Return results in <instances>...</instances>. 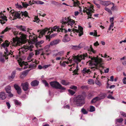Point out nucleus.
<instances>
[{"instance_id": "c9c22d12", "label": "nucleus", "mask_w": 126, "mask_h": 126, "mask_svg": "<svg viewBox=\"0 0 126 126\" xmlns=\"http://www.w3.org/2000/svg\"><path fill=\"white\" fill-rule=\"evenodd\" d=\"M15 103V105H18L20 106V105L21 104V103L19 102L16 99H15L14 100Z\"/></svg>"}, {"instance_id": "09e8293b", "label": "nucleus", "mask_w": 126, "mask_h": 126, "mask_svg": "<svg viewBox=\"0 0 126 126\" xmlns=\"http://www.w3.org/2000/svg\"><path fill=\"white\" fill-rule=\"evenodd\" d=\"M36 4L42 5L44 3V2L40 0H37L36 2Z\"/></svg>"}, {"instance_id": "e2e57ef3", "label": "nucleus", "mask_w": 126, "mask_h": 126, "mask_svg": "<svg viewBox=\"0 0 126 126\" xmlns=\"http://www.w3.org/2000/svg\"><path fill=\"white\" fill-rule=\"evenodd\" d=\"M93 3L95 4V5H96L97 7L99 8L100 7V5L98 4H97L96 3L95 1H93Z\"/></svg>"}, {"instance_id": "0eeeda50", "label": "nucleus", "mask_w": 126, "mask_h": 126, "mask_svg": "<svg viewBox=\"0 0 126 126\" xmlns=\"http://www.w3.org/2000/svg\"><path fill=\"white\" fill-rule=\"evenodd\" d=\"M88 57V55L87 54H83L82 55H80L79 56V58H78L75 61L76 63L77 64V65L76 67L77 69H79V67L78 65V62H80L81 60L82 59L84 60L85 59V58Z\"/></svg>"}, {"instance_id": "20e7f679", "label": "nucleus", "mask_w": 126, "mask_h": 126, "mask_svg": "<svg viewBox=\"0 0 126 126\" xmlns=\"http://www.w3.org/2000/svg\"><path fill=\"white\" fill-rule=\"evenodd\" d=\"M91 61L89 64L91 66L94 65L95 66L92 67L91 69L95 71L96 70L98 69L99 67H98V65L100 63V62L98 58L96 57L91 58Z\"/></svg>"}, {"instance_id": "a19ab883", "label": "nucleus", "mask_w": 126, "mask_h": 126, "mask_svg": "<svg viewBox=\"0 0 126 126\" xmlns=\"http://www.w3.org/2000/svg\"><path fill=\"white\" fill-rule=\"evenodd\" d=\"M88 84H93L94 83V80L92 79H89L88 81Z\"/></svg>"}, {"instance_id": "680f3d73", "label": "nucleus", "mask_w": 126, "mask_h": 126, "mask_svg": "<svg viewBox=\"0 0 126 126\" xmlns=\"http://www.w3.org/2000/svg\"><path fill=\"white\" fill-rule=\"evenodd\" d=\"M34 44L36 46V47H37L38 46L40 45L39 42H37V41L36 42H35V43L34 44Z\"/></svg>"}, {"instance_id": "49530a36", "label": "nucleus", "mask_w": 126, "mask_h": 126, "mask_svg": "<svg viewBox=\"0 0 126 126\" xmlns=\"http://www.w3.org/2000/svg\"><path fill=\"white\" fill-rule=\"evenodd\" d=\"M42 50H43V49L41 48L40 49H39L38 50H35V55H37L38 54H39L40 53V51H42Z\"/></svg>"}, {"instance_id": "a211bd4d", "label": "nucleus", "mask_w": 126, "mask_h": 126, "mask_svg": "<svg viewBox=\"0 0 126 126\" xmlns=\"http://www.w3.org/2000/svg\"><path fill=\"white\" fill-rule=\"evenodd\" d=\"M68 35L67 34H66L64 37L63 38L62 41L63 42H68L70 40V38L68 36Z\"/></svg>"}, {"instance_id": "4c0bfd02", "label": "nucleus", "mask_w": 126, "mask_h": 126, "mask_svg": "<svg viewBox=\"0 0 126 126\" xmlns=\"http://www.w3.org/2000/svg\"><path fill=\"white\" fill-rule=\"evenodd\" d=\"M20 34L21 35L20 37L21 38L23 39H25L26 38V35L22 33H20Z\"/></svg>"}, {"instance_id": "bb28decb", "label": "nucleus", "mask_w": 126, "mask_h": 126, "mask_svg": "<svg viewBox=\"0 0 126 126\" xmlns=\"http://www.w3.org/2000/svg\"><path fill=\"white\" fill-rule=\"evenodd\" d=\"M11 29V28H8V27H7L1 33V34H4L5 32H6L7 31L8 32Z\"/></svg>"}, {"instance_id": "7c9ffc66", "label": "nucleus", "mask_w": 126, "mask_h": 126, "mask_svg": "<svg viewBox=\"0 0 126 126\" xmlns=\"http://www.w3.org/2000/svg\"><path fill=\"white\" fill-rule=\"evenodd\" d=\"M81 111L84 114H87L88 113V111L84 108L81 109Z\"/></svg>"}, {"instance_id": "7ed1b4c3", "label": "nucleus", "mask_w": 126, "mask_h": 126, "mask_svg": "<svg viewBox=\"0 0 126 126\" xmlns=\"http://www.w3.org/2000/svg\"><path fill=\"white\" fill-rule=\"evenodd\" d=\"M37 41V38L35 36L33 37L32 39V41L29 43V46H23L21 48L22 51L26 52L29 50L30 51H32V48L33 47V44Z\"/></svg>"}, {"instance_id": "0e129e2a", "label": "nucleus", "mask_w": 126, "mask_h": 126, "mask_svg": "<svg viewBox=\"0 0 126 126\" xmlns=\"http://www.w3.org/2000/svg\"><path fill=\"white\" fill-rule=\"evenodd\" d=\"M34 55V54L33 52H31L29 54V57H30V58H31Z\"/></svg>"}, {"instance_id": "864d4df0", "label": "nucleus", "mask_w": 126, "mask_h": 126, "mask_svg": "<svg viewBox=\"0 0 126 126\" xmlns=\"http://www.w3.org/2000/svg\"><path fill=\"white\" fill-rule=\"evenodd\" d=\"M107 98L109 99H115L114 97L112 96L111 95L109 94L107 96Z\"/></svg>"}, {"instance_id": "bf43d9fd", "label": "nucleus", "mask_w": 126, "mask_h": 126, "mask_svg": "<svg viewBox=\"0 0 126 126\" xmlns=\"http://www.w3.org/2000/svg\"><path fill=\"white\" fill-rule=\"evenodd\" d=\"M35 20L34 21L35 22H36V23H38L40 21L39 19L37 17H35Z\"/></svg>"}, {"instance_id": "f257e3e1", "label": "nucleus", "mask_w": 126, "mask_h": 126, "mask_svg": "<svg viewBox=\"0 0 126 126\" xmlns=\"http://www.w3.org/2000/svg\"><path fill=\"white\" fill-rule=\"evenodd\" d=\"M63 26H62L61 27H57L56 26H55L52 28H50L49 29L48 28H46L45 29H43L40 32V33L42 35H45V34L48 31V32L47 34H48V33H50L51 32L50 31L51 30V32H53V31H57L58 32H60V31L62 32H64L65 33H66L67 32V31L65 30V29L63 28Z\"/></svg>"}, {"instance_id": "dca6fc26", "label": "nucleus", "mask_w": 126, "mask_h": 126, "mask_svg": "<svg viewBox=\"0 0 126 126\" xmlns=\"http://www.w3.org/2000/svg\"><path fill=\"white\" fill-rule=\"evenodd\" d=\"M50 35V34H49V35H46L45 36L46 39L47 40H48V41H50L51 38L56 36L57 35V34L54 33Z\"/></svg>"}, {"instance_id": "f8f14e48", "label": "nucleus", "mask_w": 126, "mask_h": 126, "mask_svg": "<svg viewBox=\"0 0 126 126\" xmlns=\"http://www.w3.org/2000/svg\"><path fill=\"white\" fill-rule=\"evenodd\" d=\"M14 87L16 90H17V93L18 94H20L21 92V88L18 85L15 84L14 85Z\"/></svg>"}, {"instance_id": "ea45409f", "label": "nucleus", "mask_w": 126, "mask_h": 126, "mask_svg": "<svg viewBox=\"0 0 126 126\" xmlns=\"http://www.w3.org/2000/svg\"><path fill=\"white\" fill-rule=\"evenodd\" d=\"M68 91L70 94L72 95H73L75 93V92L71 89L68 90Z\"/></svg>"}, {"instance_id": "3c124183", "label": "nucleus", "mask_w": 126, "mask_h": 126, "mask_svg": "<svg viewBox=\"0 0 126 126\" xmlns=\"http://www.w3.org/2000/svg\"><path fill=\"white\" fill-rule=\"evenodd\" d=\"M70 88L71 89H74L75 90H76L77 89V88L76 86L72 85L70 87Z\"/></svg>"}, {"instance_id": "5fc2aeb1", "label": "nucleus", "mask_w": 126, "mask_h": 126, "mask_svg": "<svg viewBox=\"0 0 126 126\" xmlns=\"http://www.w3.org/2000/svg\"><path fill=\"white\" fill-rule=\"evenodd\" d=\"M114 23H112L110 26V27L108 29V30L110 31L111 30V29L113 27Z\"/></svg>"}, {"instance_id": "f3484780", "label": "nucleus", "mask_w": 126, "mask_h": 126, "mask_svg": "<svg viewBox=\"0 0 126 126\" xmlns=\"http://www.w3.org/2000/svg\"><path fill=\"white\" fill-rule=\"evenodd\" d=\"M16 27L19 29L20 31L25 32L26 31V28L25 26H16Z\"/></svg>"}, {"instance_id": "a18cd8bd", "label": "nucleus", "mask_w": 126, "mask_h": 126, "mask_svg": "<svg viewBox=\"0 0 126 126\" xmlns=\"http://www.w3.org/2000/svg\"><path fill=\"white\" fill-rule=\"evenodd\" d=\"M104 9L106 11H107L109 13L111 14H112V13L111 10L109 8H107V7H105Z\"/></svg>"}, {"instance_id": "13d9d810", "label": "nucleus", "mask_w": 126, "mask_h": 126, "mask_svg": "<svg viewBox=\"0 0 126 126\" xmlns=\"http://www.w3.org/2000/svg\"><path fill=\"white\" fill-rule=\"evenodd\" d=\"M64 52V51H60L58 52V54H59V55H60V56H62Z\"/></svg>"}, {"instance_id": "37998d69", "label": "nucleus", "mask_w": 126, "mask_h": 126, "mask_svg": "<svg viewBox=\"0 0 126 126\" xmlns=\"http://www.w3.org/2000/svg\"><path fill=\"white\" fill-rule=\"evenodd\" d=\"M116 121L117 122L119 123H121L123 120V119L122 118H121L120 119H116Z\"/></svg>"}, {"instance_id": "603ef678", "label": "nucleus", "mask_w": 126, "mask_h": 126, "mask_svg": "<svg viewBox=\"0 0 126 126\" xmlns=\"http://www.w3.org/2000/svg\"><path fill=\"white\" fill-rule=\"evenodd\" d=\"M121 115H122L123 117H126V113L125 112L121 111L120 112Z\"/></svg>"}, {"instance_id": "393cba45", "label": "nucleus", "mask_w": 126, "mask_h": 126, "mask_svg": "<svg viewBox=\"0 0 126 126\" xmlns=\"http://www.w3.org/2000/svg\"><path fill=\"white\" fill-rule=\"evenodd\" d=\"M100 100L99 97L96 96L91 101V103H95L97 101Z\"/></svg>"}, {"instance_id": "69168bd1", "label": "nucleus", "mask_w": 126, "mask_h": 126, "mask_svg": "<svg viewBox=\"0 0 126 126\" xmlns=\"http://www.w3.org/2000/svg\"><path fill=\"white\" fill-rule=\"evenodd\" d=\"M13 42L16 43V45L18 43L17 40L16 39L14 38H13Z\"/></svg>"}, {"instance_id": "1a4fd4ad", "label": "nucleus", "mask_w": 126, "mask_h": 126, "mask_svg": "<svg viewBox=\"0 0 126 126\" xmlns=\"http://www.w3.org/2000/svg\"><path fill=\"white\" fill-rule=\"evenodd\" d=\"M19 13L15 11L14 10H11L10 11V12L13 14V15H14V17H15L14 18V20L16 19V17L17 18H21L20 17V16L21 15V12L19 11Z\"/></svg>"}, {"instance_id": "39448f33", "label": "nucleus", "mask_w": 126, "mask_h": 126, "mask_svg": "<svg viewBox=\"0 0 126 126\" xmlns=\"http://www.w3.org/2000/svg\"><path fill=\"white\" fill-rule=\"evenodd\" d=\"M51 87L53 88L61 90H65V88L63 87L60 83L57 81H53L49 83Z\"/></svg>"}, {"instance_id": "338daca9", "label": "nucleus", "mask_w": 126, "mask_h": 126, "mask_svg": "<svg viewBox=\"0 0 126 126\" xmlns=\"http://www.w3.org/2000/svg\"><path fill=\"white\" fill-rule=\"evenodd\" d=\"M50 66V64H48V65H44L43 66V68L44 69H45V68H47L49 67V66Z\"/></svg>"}, {"instance_id": "ddd939ff", "label": "nucleus", "mask_w": 126, "mask_h": 126, "mask_svg": "<svg viewBox=\"0 0 126 126\" xmlns=\"http://www.w3.org/2000/svg\"><path fill=\"white\" fill-rule=\"evenodd\" d=\"M6 55V54L5 53V54L3 55L2 53H0V61L3 63H4L5 61V57Z\"/></svg>"}, {"instance_id": "de8ad7c7", "label": "nucleus", "mask_w": 126, "mask_h": 126, "mask_svg": "<svg viewBox=\"0 0 126 126\" xmlns=\"http://www.w3.org/2000/svg\"><path fill=\"white\" fill-rule=\"evenodd\" d=\"M87 69L86 68H84L83 69V70L82 71V72L84 74H85L87 73Z\"/></svg>"}, {"instance_id": "9d476101", "label": "nucleus", "mask_w": 126, "mask_h": 126, "mask_svg": "<svg viewBox=\"0 0 126 126\" xmlns=\"http://www.w3.org/2000/svg\"><path fill=\"white\" fill-rule=\"evenodd\" d=\"M83 47L82 44L81 43L78 46L71 45L69 47L71 49L76 50H79Z\"/></svg>"}, {"instance_id": "4be33fe9", "label": "nucleus", "mask_w": 126, "mask_h": 126, "mask_svg": "<svg viewBox=\"0 0 126 126\" xmlns=\"http://www.w3.org/2000/svg\"><path fill=\"white\" fill-rule=\"evenodd\" d=\"M99 99L100 100L103 99L105 97H106L107 94L105 93H102L100 94L99 96Z\"/></svg>"}, {"instance_id": "412c9836", "label": "nucleus", "mask_w": 126, "mask_h": 126, "mask_svg": "<svg viewBox=\"0 0 126 126\" xmlns=\"http://www.w3.org/2000/svg\"><path fill=\"white\" fill-rule=\"evenodd\" d=\"M6 97L4 92H1L0 93V98L1 99L4 100L6 98Z\"/></svg>"}, {"instance_id": "052dcab7", "label": "nucleus", "mask_w": 126, "mask_h": 126, "mask_svg": "<svg viewBox=\"0 0 126 126\" xmlns=\"http://www.w3.org/2000/svg\"><path fill=\"white\" fill-rule=\"evenodd\" d=\"M78 69H77V68H76L74 71H73V72L74 73L73 74L74 75H75L76 74H78L77 73V72H78Z\"/></svg>"}, {"instance_id": "c85d7f7f", "label": "nucleus", "mask_w": 126, "mask_h": 126, "mask_svg": "<svg viewBox=\"0 0 126 126\" xmlns=\"http://www.w3.org/2000/svg\"><path fill=\"white\" fill-rule=\"evenodd\" d=\"M48 51V50H46L44 51H43V50H42V52H41L42 53L40 55L43 56V57L45 59V58L44 56V55L45 54H46L47 53V52Z\"/></svg>"}, {"instance_id": "8fccbe9b", "label": "nucleus", "mask_w": 126, "mask_h": 126, "mask_svg": "<svg viewBox=\"0 0 126 126\" xmlns=\"http://www.w3.org/2000/svg\"><path fill=\"white\" fill-rule=\"evenodd\" d=\"M18 63L19 65L21 67H22L25 64V63L24 61H23L22 62H18Z\"/></svg>"}, {"instance_id": "6e6552de", "label": "nucleus", "mask_w": 126, "mask_h": 126, "mask_svg": "<svg viewBox=\"0 0 126 126\" xmlns=\"http://www.w3.org/2000/svg\"><path fill=\"white\" fill-rule=\"evenodd\" d=\"M83 28L80 26L79 25L78 30L76 29H74L72 30V31L73 32H74L79 33V36H80L83 34Z\"/></svg>"}, {"instance_id": "9b49d317", "label": "nucleus", "mask_w": 126, "mask_h": 126, "mask_svg": "<svg viewBox=\"0 0 126 126\" xmlns=\"http://www.w3.org/2000/svg\"><path fill=\"white\" fill-rule=\"evenodd\" d=\"M29 84L27 82H25L24 83H22L21 86L22 87L24 91H27L29 89Z\"/></svg>"}, {"instance_id": "79ce46f5", "label": "nucleus", "mask_w": 126, "mask_h": 126, "mask_svg": "<svg viewBox=\"0 0 126 126\" xmlns=\"http://www.w3.org/2000/svg\"><path fill=\"white\" fill-rule=\"evenodd\" d=\"M43 82L45 84V86L46 87H49V84L47 82V81L46 80H43Z\"/></svg>"}, {"instance_id": "2f4dec72", "label": "nucleus", "mask_w": 126, "mask_h": 126, "mask_svg": "<svg viewBox=\"0 0 126 126\" xmlns=\"http://www.w3.org/2000/svg\"><path fill=\"white\" fill-rule=\"evenodd\" d=\"M74 4V5L75 6H79V7L80 8V7L79 6V5L80 4L79 3V1L78 0H77L76 1H74L73 2Z\"/></svg>"}, {"instance_id": "4468645a", "label": "nucleus", "mask_w": 126, "mask_h": 126, "mask_svg": "<svg viewBox=\"0 0 126 126\" xmlns=\"http://www.w3.org/2000/svg\"><path fill=\"white\" fill-rule=\"evenodd\" d=\"M84 49L87 50L89 51H90L91 52H92L94 53H95L96 51L92 48L91 45L90 47L88 46L86 47H85L84 48Z\"/></svg>"}, {"instance_id": "4d7b16f0", "label": "nucleus", "mask_w": 126, "mask_h": 126, "mask_svg": "<svg viewBox=\"0 0 126 126\" xmlns=\"http://www.w3.org/2000/svg\"><path fill=\"white\" fill-rule=\"evenodd\" d=\"M84 12H86L87 14L89 16H91L92 15L91 14V12H88L86 10H84Z\"/></svg>"}, {"instance_id": "b1692460", "label": "nucleus", "mask_w": 126, "mask_h": 126, "mask_svg": "<svg viewBox=\"0 0 126 126\" xmlns=\"http://www.w3.org/2000/svg\"><path fill=\"white\" fill-rule=\"evenodd\" d=\"M102 5L107 6L111 4V2L109 1H105L101 2Z\"/></svg>"}, {"instance_id": "c03bdc74", "label": "nucleus", "mask_w": 126, "mask_h": 126, "mask_svg": "<svg viewBox=\"0 0 126 126\" xmlns=\"http://www.w3.org/2000/svg\"><path fill=\"white\" fill-rule=\"evenodd\" d=\"M15 5L16 6V7L17 8L19 9H22L23 8V7L22 6L20 5H18V3H17L16 4H15Z\"/></svg>"}, {"instance_id": "a878e982", "label": "nucleus", "mask_w": 126, "mask_h": 126, "mask_svg": "<svg viewBox=\"0 0 126 126\" xmlns=\"http://www.w3.org/2000/svg\"><path fill=\"white\" fill-rule=\"evenodd\" d=\"M21 16H22V17L23 16H24L25 17L28 16V13L26 11H25L24 12L21 11Z\"/></svg>"}, {"instance_id": "5701e85b", "label": "nucleus", "mask_w": 126, "mask_h": 126, "mask_svg": "<svg viewBox=\"0 0 126 126\" xmlns=\"http://www.w3.org/2000/svg\"><path fill=\"white\" fill-rule=\"evenodd\" d=\"M75 22L73 20V19H69V21L68 22L67 25L68 26L70 25V26H72L75 23Z\"/></svg>"}, {"instance_id": "423d86ee", "label": "nucleus", "mask_w": 126, "mask_h": 126, "mask_svg": "<svg viewBox=\"0 0 126 126\" xmlns=\"http://www.w3.org/2000/svg\"><path fill=\"white\" fill-rule=\"evenodd\" d=\"M9 45V43L8 41L7 40L5 41L4 43H2L1 45V46L2 47L4 48H5V50L6 51V52H4V54H5V53L7 54V56H8L10 54L12 55V54L13 53V52H12L11 50L10 51V52H9L7 48L6 47H8Z\"/></svg>"}, {"instance_id": "f704fd0d", "label": "nucleus", "mask_w": 126, "mask_h": 126, "mask_svg": "<svg viewBox=\"0 0 126 126\" xmlns=\"http://www.w3.org/2000/svg\"><path fill=\"white\" fill-rule=\"evenodd\" d=\"M15 71H14L13 72L11 73V76H9L12 79H14L15 77Z\"/></svg>"}, {"instance_id": "6ab92c4d", "label": "nucleus", "mask_w": 126, "mask_h": 126, "mask_svg": "<svg viewBox=\"0 0 126 126\" xmlns=\"http://www.w3.org/2000/svg\"><path fill=\"white\" fill-rule=\"evenodd\" d=\"M60 41V40L59 39H56L51 42L50 45L51 46L56 45L59 43Z\"/></svg>"}, {"instance_id": "72a5a7b5", "label": "nucleus", "mask_w": 126, "mask_h": 126, "mask_svg": "<svg viewBox=\"0 0 126 126\" xmlns=\"http://www.w3.org/2000/svg\"><path fill=\"white\" fill-rule=\"evenodd\" d=\"M61 83L63 85H68V82H67L65 80H62L61 81Z\"/></svg>"}, {"instance_id": "774afa93", "label": "nucleus", "mask_w": 126, "mask_h": 126, "mask_svg": "<svg viewBox=\"0 0 126 126\" xmlns=\"http://www.w3.org/2000/svg\"><path fill=\"white\" fill-rule=\"evenodd\" d=\"M21 98L23 99H24L27 98V96L25 94H24L21 96Z\"/></svg>"}, {"instance_id": "58836bf2", "label": "nucleus", "mask_w": 126, "mask_h": 126, "mask_svg": "<svg viewBox=\"0 0 126 126\" xmlns=\"http://www.w3.org/2000/svg\"><path fill=\"white\" fill-rule=\"evenodd\" d=\"M0 18H2V19H1V20H3V21H6L7 20V19L6 18L7 17L5 16H0Z\"/></svg>"}, {"instance_id": "f03ea898", "label": "nucleus", "mask_w": 126, "mask_h": 126, "mask_svg": "<svg viewBox=\"0 0 126 126\" xmlns=\"http://www.w3.org/2000/svg\"><path fill=\"white\" fill-rule=\"evenodd\" d=\"M73 103L78 107H81L85 103V97L82 94H79L73 99Z\"/></svg>"}, {"instance_id": "6e6d98bb", "label": "nucleus", "mask_w": 126, "mask_h": 126, "mask_svg": "<svg viewBox=\"0 0 126 126\" xmlns=\"http://www.w3.org/2000/svg\"><path fill=\"white\" fill-rule=\"evenodd\" d=\"M22 5L23 7L27 8L29 6V4H28L25 3L24 2H22Z\"/></svg>"}, {"instance_id": "cd10ccee", "label": "nucleus", "mask_w": 126, "mask_h": 126, "mask_svg": "<svg viewBox=\"0 0 126 126\" xmlns=\"http://www.w3.org/2000/svg\"><path fill=\"white\" fill-rule=\"evenodd\" d=\"M6 93L10 94L11 92V87L10 86H7L5 88Z\"/></svg>"}, {"instance_id": "aec40b11", "label": "nucleus", "mask_w": 126, "mask_h": 126, "mask_svg": "<svg viewBox=\"0 0 126 126\" xmlns=\"http://www.w3.org/2000/svg\"><path fill=\"white\" fill-rule=\"evenodd\" d=\"M69 19V17H67V18L66 17L63 18L62 19L61 21V22L64 24H67L68 23Z\"/></svg>"}, {"instance_id": "c756f323", "label": "nucleus", "mask_w": 126, "mask_h": 126, "mask_svg": "<svg viewBox=\"0 0 126 126\" xmlns=\"http://www.w3.org/2000/svg\"><path fill=\"white\" fill-rule=\"evenodd\" d=\"M29 66L30 68H35L36 67V63L35 62H34L33 63L31 64Z\"/></svg>"}, {"instance_id": "2eb2a0df", "label": "nucleus", "mask_w": 126, "mask_h": 126, "mask_svg": "<svg viewBox=\"0 0 126 126\" xmlns=\"http://www.w3.org/2000/svg\"><path fill=\"white\" fill-rule=\"evenodd\" d=\"M39 83L38 81L36 80H34L32 81L31 83V85L32 87H35L38 86Z\"/></svg>"}, {"instance_id": "473e14b6", "label": "nucleus", "mask_w": 126, "mask_h": 126, "mask_svg": "<svg viewBox=\"0 0 126 126\" xmlns=\"http://www.w3.org/2000/svg\"><path fill=\"white\" fill-rule=\"evenodd\" d=\"M30 70H25L22 72V73L25 77L27 75Z\"/></svg>"}, {"instance_id": "e433bc0d", "label": "nucleus", "mask_w": 126, "mask_h": 126, "mask_svg": "<svg viewBox=\"0 0 126 126\" xmlns=\"http://www.w3.org/2000/svg\"><path fill=\"white\" fill-rule=\"evenodd\" d=\"M95 110V108L94 107L92 106H90V112H93Z\"/></svg>"}]
</instances>
